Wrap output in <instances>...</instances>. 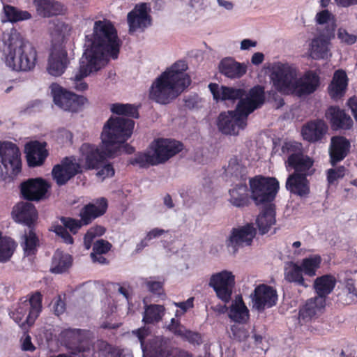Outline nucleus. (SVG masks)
<instances>
[{"label":"nucleus","mask_w":357,"mask_h":357,"mask_svg":"<svg viewBox=\"0 0 357 357\" xmlns=\"http://www.w3.org/2000/svg\"><path fill=\"white\" fill-rule=\"evenodd\" d=\"M135 126L133 120L120 116H111L105 123L101 133L102 144L97 146L83 144L79 149V157L77 160L81 170L98 169L107 158H114L122 152L130 154L134 148L126 144L131 137Z\"/></svg>","instance_id":"1"},{"label":"nucleus","mask_w":357,"mask_h":357,"mask_svg":"<svg viewBox=\"0 0 357 357\" xmlns=\"http://www.w3.org/2000/svg\"><path fill=\"white\" fill-rule=\"evenodd\" d=\"M208 89L216 101L238 100L234 111L221 113L218 117L219 130L227 135H237L247 125L250 114L259 107L264 102V90L261 86H255L248 92L243 89L229 87L211 83Z\"/></svg>","instance_id":"2"},{"label":"nucleus","mask_w":357,"mask_h":357,"mask_svg":"<svg viewBox=\"0 0 357 357\" xmlns=\"http://www.w3.org/2000/svg\"><path fill=\"white\" fill-rule=\"evenodd\" d=\"M121 41L114 24L108 20L94 22L93 33L86 34L83 54L102 66L118 58Z\"/></svg>","instance_id":"3"},{"label":"nucleus","mask_w":357,"mask_h":357,"mask_svg":"<svg viewBox=\"0 0 357 357\" xmlns=\"http://www.w3.org/2000/svg\"><path fill=\"white\" fill-rule=\"evenodd\" d=\"M274 88L283 94L302 96L312 93L319 85V76L312 71L297 78L296 69L287 63L275 62L268 68Z\"/></svg>","instance_id":"4"},{"label":"nucleus","mask_w":357,"mask_h":357,"mask_svg":"<svg viewBox=\"0 0 357 357\" xmlns=\"http://www.w3.org/2000/svg\"><path fill=\"white\" fill-rule=\"evenodd\" d=\"M187 69L188 65L184 61H178L167 68L152 83L149 98L166 105L177 98L190 84V77L185 73Z\"/></svg>","instance_id":"5"},{"label":"nucleus","mask_w":357,"mask_h":357,"mask_svg":"<svg viewBox=\"0 0 357 357\" xmlns=\"http://www.w3.org/2000/svg\"><path fill=\"white\" fill-rule=\"evenodd\" d=\"M283 154L287 155L285 162L287 171L294 170L286 181V188L291 193L300 197H305L310 192L309 181L307 176L314 172L313 160L302 153V145L296 142H289L282 146Z\"/></svg>","instance_id":"6"},{"label":"nucleus","mask_w":357,"mask_h":357,"mask_svg":"<svg viewBox=\"0 0 357 357\" xmlns=\"http://www.w3.org/2000/svg\"><path fill=\"white\" fill-rule=\"evenodd\" d=\"M5 63L16 72H28L34 69L38 61L35 47L16 29L3 34Z\"/></svg>","instance_id":"7"},{"label":"nucleus","mask_w":357,"mask_h":357,"mask_svg":"<svg viewBox=\"0 0 357 357\" xmlns=\"http://www.w3.org/2000/svg\"><path fill=\"white\" fill-rule=\"evenodd\" d=\"M107 200L104 197L95 199L92 203L86 205L80 211V220L68 218H62V225H54L52 228L56 234L61 238L67 244H72L73 239L67 229L75 234L82 225H88L93 220L103 215L107 208Z\"/></svg>","instance_id":"8"},{"label":"nucleus","mask_w":357,"mask_h":357,"mask_svg":"<svg viewBox=\"0 0 357 357\" xmlns=\"http://www.w3.org/2000/svg\"><path fill=\"white\" fill-rule=\"evenodd\" d=\"M183 149V144L176 140L158 138L153 141L149 149L139 153L130 160L132 165L148 167L163 164Z\"/></svg>","instance_id":"9"},{"label":"nucleus","mask_w":357,"mask_h":357,"mask_svg":"<svg viewBox=\"0 0 357 357\" xmlns=\"http://www.w3.org/2000/svg\"><path fill=\"white\" fill-rule=\"evenodd\" d=\"M12 215L15 222L28 226V231H25L21 241L24 255L26 256L35 255L39 244L38 238L32 227V225L38 219L36 207L30 202H21L13 207Z\"/></svg>","instance_id":"10"},{"label":"nucleus","mask_w":357,"mask_h":357,"mask_svg":"<svg viewBox=\"0 0 357 357\" xmlns=\"http://www.w3.org/2000/svg\"><path fill=\"white\" fill-rule=\"evenodd\" d=\"M42 308V295L39 291H36L29 299H21L10 315L21 328L26 329V325L29 327L33 324Z\"/></svg>","instance_id":"11"},{"label":"nucleus","mask_w":357,"mask_h":357,"mask_svg":"<svg viewBox=\"0 0 357 357\" xmlns=\"http://www.w3.org/2000/svg\"><path fill=\"white\" fill-rule=\"evenodd\" d=\"M140 342L143 357H158L165 356L169 351L170 340L163 336L151 335L148 327H142L132 331Z\"/></svg>","instance_id":"12"},{"label":"nucleus","mask_w":357,"mask_h":357,"mask_svg":"<svg viewBox=\"0 0 357 357\" xmlns=\"http://www.w3.org/2000/svg\"><path fill=\"white\" fill-rule=\"evenodd\" d=\"M0 170L4 180L13 178L22 169L21 153L16 146L10 142H0Z\"/></svg>","instance_id":"13"},{"label":"nucleus","mask_w":357,"mask_h":357,"mask_svg":"<svg viewBox=\"0 0 357 357\" xmlns=\"http://www.w3.org/2000/svg\"><path fill=\"white\" fill-rule=\"evenodd\" d=\"M250 185L252 198L257 205L273 200L279 189L275 178L257 176L250 180Z\"/></svg>","instance_id":"14"},{"label":"nucleus","mask_w":357,"mask_h":357,"mask_svg":"<svg viewBox=\"0 0 357 357\" xmlns=\"http://www.w3.org/2000/svg\"><path fill=\"white\" fill-rule=\"evenodd\" d=\"M50 88L54 104L64 111L77 112L87 101L83 96L68 91L58 84L53 83Z\"/></svg>","instance_id":"15"},{"label":"nucleus","mask_w":357,"mask_h":357,"mask_svg":"<svg viewBox=\"0 0 357 357\" xmlns=\"http://www.w3.org/2000/svg\"><path fill=\"white\" fill-rule=\"evenodd\" d=\"M91 333L89 331L67 328L60 333V338L73 354L90 350Z\"/></svg>","instance_id":"16"},{"label":"nucleus","mask_w":357,"mask_h":357,"mask_svg":"<svg viewBox=\"0 0 357 357\" xmlns=\"http://www.w3.org/2000/svg\"><path fill=\"white\" fill-rule=\"evenodd\" d=\"M103 67L102 64L83 54L79 60L78 69L73 73L70 79V84L78 91L87 90L88 84L84 81V78L99 71Z\"/></svg>","instance_id":"17"},{"label":"nucleus","mask_w":357,"mask_h":357,"mask_svg":"<svg viewBox=\"0 0 357 357\" xmlns=\"http://www.w3.org/2000/svg\"><path fill=\"white\" fill-rule=\"evenodd\" d=\"M234 284L235 276L229 271L212 275L209 281V285L213 288L217 296L225 303L231 299Z\"/></svg>","instance_id":"18"},{"label":"nucleus","mask_w":357,"mask_h":357,"mask_svg":"<svg viewBox=\"0 0 357 357\" xmlns=\"http://www.w3.org/2000/svg\"><path fill=\"white\" fill-rule=\"evenodd\" d=\"M255 235L256 229L252 223L234 228L227 241V247L235 253L238 248L250 245Z\"/></svg>","instance_id":"19"},{"label":"nucleus","mask_w":357,"mask_h":357,"mask_svg":"<svg viewBox=\"0 0 357 357\" xmlns=\"http://www.w3.org/2000/svg\"><path fill=\"white\" fill-rule=\"evenodd\" d=\"M252 302V307L259 312H262L266 308L275 305L278 301L276 291L266 284H259L255 289L250 295Z\"/></svg>","instance_id":"20"},{"label":"nucleus","mask_w":357,"mask_h":357,"mask_svg":"<svg viewBox=\"0 0 357 357\" xmlns=\"http://www.w3.org/2000/svg\"><path fill=\"white\" fill-rule=\"evenodd\" d=\"M127 21L129 26V32H142L151 24V16L149 14L146 3L136 5L135 7L128 13Z\"/></svg>","instance_id":"21"},{"label":"nucleus","mask_w":357,"mask_h":357,"mask_svg":"<svg viewBox=\"0 0 357 357\" xmlns=\"http://www.w3.org/2000/svg\"><path fill=\"white\" fill-rule=\"evenodd\" d=\"M82 172L81 165L74 157L66 158L61 164L56 165L52 169V176L56 183L64 185L77 174Z\"/></svg>","instance_id":"22"},{"label":"nucleus","mask_w":357,"mask_h":357,"mask_svg":"<svg viewBox=\"0 0 357 357\" xmlns=\"http://www.w3.org/2000/svg\"><path fill=\"white\" fill-rule=\"evenodd\" d=\"M334 37L333 29L326 32H320L311 41L309 48V54L313 59H327L331 56L330 52V41Z\"/></svg>","instance_id":"23"},{"label":"nucleus","mask_w":357,"mask_h":357,"mask_svg":"<svg viewBox=\"0 0 357 357\" xmlns=\"http://www.w3.org/2000/svg\"><path fill=\"white\" fill-rule=\"evenodd\" d=\"M49 184L41 178H29L21 184V193L27 200L39 201L47 192Z\"/></svg>","instance_id":"24"},{"label":"nucleus","mask_w":357,"mask_h":357,"mask_svg":"<svg viewBox=\"0 0 357 357\" xmlns=\"http://www.w3.org/2000/svg\"><path fill=\"white\" fill-rule=\"evenodd\" d=\"M68 64V54L66 47H50L48 58V73L53 76L61 75Z\"/></svg>","instance_id":"25"},{"label":"nucleus","mask_w":357,"mask_h":357,"mask_svg":"<svg viewBox=\"0 0 357 357\" xmlns=\"http://www.w3.org/2000/svg\"><path fill=\"white\" fill-rule=\"evenodd\" d=\"M47 29L51 47H66V36L71 31V26L59 19H54L49 22Z\"/></svg>","instance_id":"26"},{"label":"nucleus","mask_w":357,"mask_h":357,"mask_svg":"<svg viewBox=\"0 0 357 357\" xmlns=\"http://www.w3.org/2000/svg\"><path fill=\"white\" fill-rule=\"evenodd\" d=\"M328 130V126L323 120L312 121L302 128V135L305 140L316 142L321 140Z\"/></svg>","instance_id":"27"},{"label":"nucleus","mask_w":357,"mask_h":357,"mask_svg":"<svg viewBox=\"0 0 357 357\" xmlns=\"http://www.w3.org/2000/svg\"><path fill=\"white\" fill-rule=\"evenodd\" d=\"M349 79L347 73L343 70L335 71L328 90L329 96L334 100L340 99L346 93Z\"/></svg>","instance_id":"28"},{"label":"nucleus","mask_w":357,"mask_h":357,"mask_svg":"<svg viewBox=\"0 0 357 357\" xmlns=\"http://www.w3.org/2000/svg\"><path fill=\"white\" fill-rule=\"evenodd\" d=\"M326 117L330 121L333 130H348L353 125L351 118L344 110L336 107H329L326 112Z\"/></svg>","instance_id":"29"},{"label":"nucleus","mask_w":357,"mask_h":357,"mask_svg":"<svg viewBox=\"0 0 357 357\" xmlns=\"http://www.w3.org/2000/svg\"><path fill=\"white\" fill-rule=\"evenodd\" d=\"M326 305V299L315 296L308 299L299 310V319L308 321L321 314Z\"/></svg>","instance_id":"30"},{"label":"nucleus","mask_w":357,"mask_h":357,"mask_svg":"<svg viewBox=\"0 0 357 357\" xmlns=\"http://www.w3.org/2000/svg\"><path fill=\"white\" fill-rule=\"evenodd\" d=\"M350 142L344 137L335 136L331 138L330 146V157L331 163L342 160L349 151Z\"/></svg>","instance_id":"31"},{"label":"nucleus","mask_w":357,"mask_h":357,"mask_svg":"<svg viewBox=\"0 0 357 357\" xmlns=\"http://www.w3.org/2000/svg\"><path fill=\"white\" fill-rule=\"evenodd\" d=\"M37 13L43 17L63 15L66 9L63 4L54 0H33Z\"/></svg>","instance_id":"32"},{"label":"nucleus","mask_w":357,"mask_h":357,"mask_svg":"<svg viewBox=\"0 0 357 357\" xmlns=\"http://www.w3.org/2000/svg\"><path fill=\"white\" fill-rule=\"evenodd\" d=\"M27 162L31 167H36L43 164L47 153L45 144L38 142H32L25 146Z\"/></svg>","instance_id":"33"},{"label":"nucleus","mask_w":357,"mask_h":357,"mask_svg":"<svg viewBox=\"0 0 357 357\" xmlns=\"http://www.w3.org/2000/svg\"><path fill=\"white\" fill-rule=\"evenodd\" d=\"M246 168L236 158L229 160L227 167L224 168L223 177L227 181H245Z\"/></svg>","instance_id":"34"},{"label":"nucleus","mask_w":357,"mask_h":357,"mask_svg":"<svg viewBox=\"0 0 357 357\" xmlns=\"http://www.w3.org/2000/svg\"><path fill=\"white\" fill-rule=\"evenodd\" d=\"M219 69L222 74L229 78H239L245 74L247 70L245 65L230 58L222 59L219 64Z\"/></svg>","instance_id":"35"},{"label":"nucleus","mask_w":357,"mask_h":357,"mask_svg":"<svg viewBox=\"0 0 357 357\" xmlns=\"http://www.w3.org/2000/svg\"><path fill=\"white\" fill-rule=\"evenodd\" d=\"M229 317L236 323L243 324L249 319V310L245 306L241 296H236L228 312Z\"/></svg>","instance_id":"36"},{"label":"nucleus","mask_w":357,"mask_h":357,"mask_svg":"<svg viewBox=\"0 0 357 357\" xmlns=\"http://www.w3.org/2000/svg\"><path fill=\"white\" fill-rule=\"evenodd\" d=\"M2 13L3 22L17 23L32 17V15L29 11L7 4H3Z\"/></svg>","instance_id":"37"},{"label":"nucleus","mask_w":357,"mask_h":357,"mask_svg":"<svg viewBox=\"0 0 357 357\" xmlns=\"http://www.w3.org/2000/svg\"><path fill=\"white\" fill-rule=\"evenodd\" d=\"M72 264L71 255L58 250L53 255L50 271L56 274L63 273L68 271Z\"/></svg>","instance_id":"38"},{"label":"nucleus","mask_w":357,"mask_h":357,"mask_svg":"<svg viewBox=\"0 0 357 357\" xmlns=\"http://www.w3.org/2000/svg\"><path fill=\"white\" fill-rule=\"evenodd\" d=\"M229 202L234 206L242 207L248 202V187L245 181H240L234 188L229 189Z\"/></svg>","instance_id":"39"},{"label":"nucleus","mask_w":357,"mask_h":357,"mask_svg":"<svg viewBox=\"0 0 357 357\" xmlns=\"http://www.w3.org/2000/svg\"><path fill=\"white\" fill-rule=\"evenodd\" d=\"M167 328L175 335L186 339L191 343L197 344L202 343V337L200 334L187 330L174 318L171 319V322L168 325Z\"/></svg>","instance_id":"40"},{"label":"nucleus","mask_w":357,"mask_h":357,"mask_svg":"<svg viewBox=\"0 0 357 357\" xmlns=\"http://www.w3.org/2000/svg\"><path fill=\"white\" fill-rule=\"evenodd\" d=\"M259 233H267L275 223V213L272 206L266 207L257 216L256 220Z\"/></svg>","instance_id":"41"},{"label":"nucleus","mask_w":357,"mask_h":357,"mask_svg":"<svg viewBox=\"0 0 357 357\" xmlns=\"http://www.w3.org/2000/svg\"><path fill=\"white\" fill-rule=\"evenodd\" d=\"M336 284L335 278L331 275H325L317 278L314 282V288L317 294V296H326L331 294Z\"/></svg>","instance_id":"42"},{"label":"nucleus","mask_w":357,"mask_h":357,"mask_svg":"<svg viewBox=\"0 0 357 357\" xmlns=\"http://www.w3.org/2000/svg\"><path fill=\"white\" fill-rule=\"evenodd\" d=\"M165 308L162 305H146L142 321L145 324H155L160 321L165 315Z\"/></svg>","instance_id":"43"},{"label":"nucleus","mask_w":357,"mask_h":357,"mask_svg":"<svg viewBox=\"0 0 357 357\" xmlns=\"http://www.w3.org/2000/svg\"><path fill=\"white\" fill-rule=\"evenodd\" d=\"M314 21L317 25L324 26V29L321 32H326L330 29H333V36H334L336 27L335 15L328 10L324 9L318 12Z\"/></svg>","instance_id":"44"},{"label":"nucleus","mask_w":357,"mask_h":357,"mask_svg":"<svg viewBox=\"0 0 357 357\" xmlns=\"http://www.w3.org/2000/svg\"><path fill=\"white\" fill-rule=\"evenodd\" d=\"M303 270L301 266L291 263L286 268L284 271L285 279L290 282H295L303 287H307L303 277Z\"/></svg>","instance_id":"45"},{"label":"nucleus","mask_w":357,"mask_h":357,"mask_svg":"<svg viewBox=\"0 0 357 357\" xmlns=\"http://www.w3.org/2000/svg\"><path fill=\"white\" fill-rule=\"evenodd\" d=\"M321 258L319 255H312L303 259L301 266L303 273L310 277L314 276L319 268Z\"/></svg>","instance_id":"46"},{"label":"nucleus","mask_w":357,"mask_h":357,"mask_svg":"<svg viewBox=\"0 0 357 357\" xmlns=\"http://www.w3.org/2000/svg\"><path fill=\"white\" fill-rule=\"evenodd\" d=\"M112 113L132 118H138L137 108L131 104L114 103L110 105Z\"/></svg>","instance_id":"47"},{"label":"nucleus","mask_w":357,"mask_h":357,"mask_svg":"<svg viewBox=\"0 0 357 357\" xmlns=\"http://www.w3.org/2000/svg\"><path fill=\"white\" fill-rule=\"evenodd\" d=\"M15 243L10 238H0V262L8 261L13 254Z\"/></svg>","instance_id":"48"},{"label":"nucleus","mask_w":357,"mask_h":357,"mask_svg":"<svg viewBox=\"0 0 357 357\" xmlns=\"http://www.w3.org/2000/svg\"><path fill=\"white\" fill-rule=\"evenodd\" d=\"M344 290L346 292L344 303L346 304L349 305L357 302V288L352 279H347L345 281Z\"/></svg>","instance_id":"49"},{"label":"nucleus","mask_w":357,"mask_h":357,"mask_svg":"<svg viewBox=\"0 0 357 357\" xmlns=\"http://www.w3.org/2000/svg\"><path fill=\"white\" fill-rule=\"evenodd\" d=\"M231 331L233 338L239 342L245 341L250 336L248 329L243 325L234 324L231 326Z\"/></svg>","instance_id":"50"},{"label":"nucleus","mask_w":357,"mask_h":357,"mask_svg":"<svg viewBox=\"0 0 357 357\" xmlns=\"http://www.w3.org/2000/svg\"><path fill=\"white\" fill-rule=\"evenodd\" d=\"M345 168L343 166L327 171V180L329 184H334L337 179L342 178L345 174Z\"/></svg>","instance_id":"51"},{"label":"nucleus","mask_w":357,"mask_h":357,"mask_svg":"<svg viewBox=\"0 0 357 357\" xmlns=\"http://www.w3.org/2000/svg\"><path fill=\"white\" fill-rule=\"evenodd\" d=\"M337 38L342 42L347 45H353L356 42V35L349 33L345 29L340 28L337 31Z\"/></svg>","instance_id":"52"},{"label":"nucleus","mask_w":357,"mask_h":357,"mask_svg":"<svg viewBox=\"0 0 357 357\" xmlns=\"http://www.w3.org/2000/svg\"><path fill=\"white\" fill-rule=\"evenodd\" d=\"M111 247L112 245L108 241L100 239L94 243L92 252L105 254L110 250Z\"/></svg>","instance_id":"53"},{"label":"nucleus","mask_w":357,"mask_h":357,"mask_svg":"<svg viewBox=\"0 0 357 357\" xmlns=\"http://www.w3.org/2000/svg\"><path fill=\"white\" fill-rule=\"evenodd\" d=\"M52 305L55 314L59 316L65 312L66 304L61 295L58 296L56 300L53 302Z\"/></svg>","instance_id":"54"},{"label":"nucleus","mask_w":357,"mask_h":357,"mask_svg":"<svg viewBox=\"0 0 357 357\" xmlns=\"http://www.w3.org/2000/svg\"><path fill=\"white\" fill-rule=\"evenodd\" d=\"M114 174V169L110 164L104 165L97 172V176L102 179H105L107 177H111Z\"/></svg>","instance_id":"55"},{"label":"nucleus","mask_w":357,"mask_h":357,"mask_svg":"<svg viewBox=\"0 0 357 357\" xmlns=\"http://www.w3.org/2000/svg\"><path fill=\"white\" fill-rule=\"evenodd\" d=\"M174 305L181 310V314H185L189 309L194 306V298L190 297L185 301L174 303Z\"/></svg>","instance_id":"56"},{"label":"nucleus","mask_w":357,"mask_h":357,"mask_svg":"<svg viewBox=\"0 0 357 357\" xmlns=\"http://www.w3.org/2000/svg\"><path fill=\"white\" fill-rule=\"evenodd\" d=\"M146 286L150 291L156 294H161L162 292V283L159 281L150 280L146 282Z\"/></svg>","instance_id":"57"},{"label":"nucleus","mask_w":357,"mask_h":357,"mask_svg":"<svg viewBox=\"0 0 357 357\" xmlns=\"http://www.w3.org/2000/svg\"><path fill=\"white\" fill-rule=\"evenodd\" d=\"M166 357H192V355L187 351L178 348H171L167 353Z\"/></svg>","instance_id":"58"},{"label":"nucleus","mask_w":357,"mask_h":357,"mask_svg":"<svg viewBox=\"0 0 357 357\" xmlns=\"http://www.w3.org/2000/svg\"><path fill=\"white\" fill-rule=\"evenodd\" d=\"M217 5L222 10L231 12L235 8V3L231 0H216Z\"/></svg>","instance_id":"59"},{"label":"nucleus","mask_w":357,"mask_h":357,"mask_svg":"<svg viewBox=\"0 0 357 357\" xmlns=\"http://www.w3.org/2000/svg\"><path fill=\"white\" fill-rule=\"evenodd\" d=\"M181 196L183 199L184 202H187V198L188 197L193 199H198L200 196V193L197 192L195 188H190L185 192H181Z\"/></svg>","instance_id":"60"},{"label":"nucleus","mask_w":357,"mask_h":357,"mask_svg":"<svg viewBox=\"0 0 357 357\" xmlns=\"http://www.w3.org/2000/svg\"><path fill=\"white\" fill-rule=\"evenodd\" d=\"M165 232H166V231L162 229L154 228V229H151V231H149L145 237L146 238V240L150 241L154 238H157L160 237V236L164 234Z\"/></svg>","instance_id":"61"},{"label":"nucleus","mask_w":357,"mask_h":357,"mask_svg":"<svg viewBox=\"0 0 357 357\" xmlns=\"http://www.w3.org/2000/svg\"><path fill=\"white\" fill-rule=\"evenodd\" d=\"M257 45V41L251 39H243L241 42L240 49L241 50H249L252 47H255Z\"/></svg>","instance_id":"62"},{"label":"nucleus","mask_w":357,"mask_h":357,"mask_svg":"<svg viewBox=\"0 0 357 357\" xmlns=\"http://www.w3.org/2000/svg\"><path fill=\"white\" fill-rule=\"evenodd\" d=\"M22 347L24 351H33L35 349V347L31 343V337L29 335L24 337Z\"/></svg>","instance_id":"63"},{"label":"nucleus","mask_w":357,"mask_h":357,"mask_svg":"<svg viewBox=\"0 0 357 357\" xmlns=\"http://www.w3.org/2000/svg\"><path fill=\"white\" fill-rule=\"evenodd\" d=\"M96 236L93 233L89 234V229L88 230L84 238V244L86 250H89L91 248V243Z\"/></svg>","instance_id":"64"}]
</instances>
